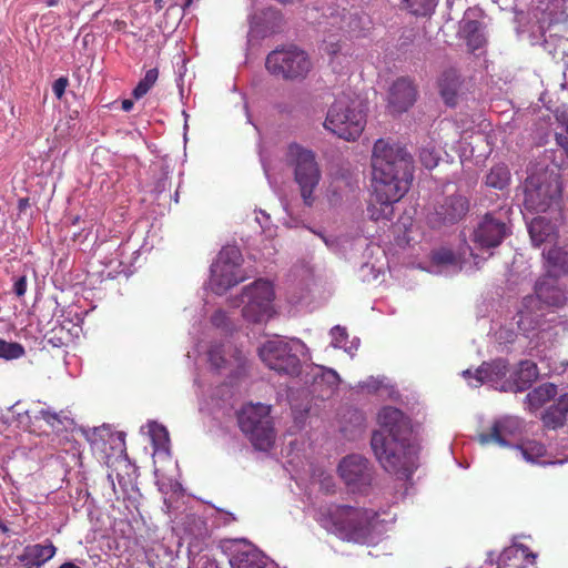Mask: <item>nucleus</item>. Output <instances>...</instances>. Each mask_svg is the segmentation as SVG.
Masks as SVG:
<instances>
[{
    "label": "nucleus",
    "mask_w": 568,
    "mask_h": 568,
    "mask_svg": "<svg viewBox=\"0 0 568 568\" xmlns=\"http://www.w3.org/2000/svg\"><path fill=\"white\" fill-rule=\"evenodd\" d=\"M59 568H81V567L72 561H67V562H63Z\"/></svg>",
    "instance_id": "obj_55"
},
{
    "label": "nucleus",
    "mask_w": 568,
    "mask_h": 568,
    "mask_svg": "<svg viewBox=\"0 0 568 568\" xmlns=\"http://www.w3.org/2000/svg\"><path fill=\"white\" fill-rule=\"evenodd\" d=\"M555 405L568 417V393L560 395Z\"/></svg>",
    "instance_id": "obj_48"
},
{
    "label": "nucleus",
    "mask_w": 568,
    "mask_h": 568,
    "mask_svg": "<svg viewBox=\"0 0 568 568\" xmlns=\"http://www.w3.org/2000/svg\"><path fill=\"white\" fill-rule=\"evenodd\" d=\"M516 448L520 452L524 459L530 463H537L546 454L545 445L536 440H527L521 445H517Z\"/></svg>",
    "instance_id": "obj_37"
},
{
    "label": "nucleus",
    "mask_w": 568,
    "mask_h": 568,
    "mask_svg": "<svg viewBox=\"0 0 568 568\" xmlns=\"http://www.w3.org/2000/svg\"><path fill=\"white\" fill-rule=\"evenodd\" d=\"M304 349L305 344L298 338L276 336L260 347L258 355L271 369L280 374L296 375L301 368L300 354Z\"/></svg>",
    "instance_id": "obj_7"
},
{
    "label": "nucleus",
    "mask_w": 568,
    "mask_h": 568,
    "mask_svg": "<svg viewBox=\"0 0 568 568\" xmlns=\"http://www.w3.org/2000/svg\"><path fill=\"white\" fill-rule=\"evenodd\" d=\"M263 168H264L265 174L268 175V170H267L265 162H263Z\"/></svg>",
    "instance_id": "obj_59"
},
{
    "label": "nucleus",
    "mask_w": 568,
    "mask_h": 568,
    "mask_svg": "<svg viewBox=\"0 0 568 568\" xmlns=\"http://www.w3.org/2000/svg\"><path fill=\"white\" fill-rule=\"evenodd\" d=\"M565 154H566V155H567V158H568V152H567V153H565Z\"/></svg>",
    "instance_id": "obj_63"
},
{
    "label": "nucleus",
    "mask_w": 568,
    "mask_h": 568,
    "mask_svg": "<svg viewBox=\"0 0 568 568\" xmlns=\"http://www.w3.org/2000/svg\"><path fill=\"white\" fill-rule=\"evenodd\" d=\"M487 560L486 562L489 564V565H494V564H497L498 565V559L495 558V554L493 551H489L487 554Z\"/></svg>",
    "instance_id": "obj_53"
},
{
    "label": "nucleus",
    "mask_w": 568,
    "mask_h": 568,
    "mask_svg": "<svg viewBox=\"0 0 568 568\" xmlns=\"http://www.w3.org/2000/svg\"><path fill=\"white\" fill-rule=\"evenodd\" d=\"M366 115L359 103L349 97H338L328 109L324 128L346 141H355L364 131Z\"/></svg>",
    "instance_id": "obj_4"
},
{
    "label": "nucleus",
    "mask_w": 568,
    "mask_h": 568,
    "mask_svg": "<svg viewBox=\"0 0 568 568\" xmlns=\"http://www.w3.org/2000/svg\"><path fill=\"white\" fill-rule=\"evenodd\" d=\"M68 84L69 80L65 77H61L53 82L52 91L59 100L63 97Z\"/></svg>",
    "instance_id": "obj_44"
},
{
    "label": "nucleus",
    "mask_w": 568,
    "mask_h": 568,
    "mask_svg": "<svg viewBox=\"0 0 568 568\" xmlns=\"http://www.w3.org/2000/svg\"><path fill=\"white\" fill-rule=\"evenodd\" d=\"M532 17L545 42H547V32L551 38L564 31L568 18L562 0H538V4L532 10Z\"/></svg>",
    "instance_id": "obj_13"
},
{
    "label": "nucleus",
    "mask_w": 568,
    "mask_h": 568,
    "mask_svg": "<svg viewBox=\"0 0 568 568\" xmlns=\"http://www.w3.org/2000/svg\"><path fill=\"white\" fill-rule=\"evenodd\" d=\"M377 513L348 505H334L321 511L317 521L328 532L347 541L365 544L372 539Z\"/></svg>",
    "instance_id": "obj_3"
},
{
    "label": "nucleus",
    "mask_w": 568,
    "mask_h": 568,
    "mask_svg": "<svg viewBox=\"0 0 568 568\" xmlns=\"http://www.w3.org/2000/svg\"><path fill=\"white\" fill-rule=\"evenodd\" d=\"M432 260L437 266L452 270V272H457L460 270L458 261L450 250L440 248L438 251H435L433 253Z\"/></svg>",
    "instance_id": "obj_39"
},
{
    "label": "nucleus",
    "mask_w": 568,
    "mask_h": 568,
    "mask_svg": "<svg viewBox=\"0 0 568 568\" xmlns=\"http://www.w3.org/2000/svg\"><path fill=\"white\" fill-rule=\"evenodd\" d=\"M399 3L417 17L429 16L437 7V0H399Z\"/></svg>",
    "instance_id": "obj_35"
},
{
    "label": "nucleus",
    "mask_w": 568,
    "mask_h": 568,
    "mask_svg": "<svg viewBox=\"0 0 568 568\" xmlns=\"http://www.w3.org/2000/svg\"><path fill=\"white\" fill-rule=\"evenodd\" d=\"M557 395V387L552 383H545L526 395V404L530 410H536Z\"/></svg>",
    "instance_id": "obj_30"
},
{
    "label": "nucleus",
    "mask_w": 568,
    "mask_h": 568,
    "mask_svg": "<svg viewBox=\"0 0 568 568\" xmlns=\"http://www.w3.org/2000/svg\"><path fill=\"white\" fill-rule=\"evenodd\" d=\"M419 159L426 169H434L438 164L439 155L432 148H423L419 152Z\"/></svg>",
    "instance_id": "obj_42"
},
{
    "label": "nucleus",
    "mask_w": 568,
    "mask_h": 568,
    "mask_svg": "<svg viewBox=\"0 0 568 568\" xmlns=\"http://www.w3.org/2000/svg\"><path fill=\"white\" fill-rule=\"evenodd\" d=\"M552 202L550 185L538 176H529L524 183V207L529 212H546Z\"/></svg>",
    "instance_id": "obj_18"
},
{
    "label": "nucleus",
    "mask_w": 568,
    "mask_h": 568,
    "mask_svg": "<svg viewBox=\"0 0 568 568\" xmlns=\"http://www.w3.org/2000/svg\"><path fill=\"white\" fill-rule=\"evenodd\" d=\"M535 297L542 305L560 307L568 301V293L559 285L557 278L547 275L537 281L535 285Z\"/></svg>",
    "instance_id": "obj_22"
},
{
    "label": "nucleus",
    "mask_w": 568,
    "mask_h": 568,
    "mask_svg": "<svg viewBox=\"0 0 568 568\" xmlns=\"http://www.w3.org/2000/svg\"><path fill=\"white\" fill-rule=\"evenodd\" d=\"M260 214L262 215V217L256 216V221L261 225V227L265 229L267 226V222L270 221V215L262 210L260 211Z\"/></svg>",
    "instance_id": "obj_50"
},
{
    "label": "nucleus",
    "mask_w": 568,
    "mask_h": 568,
    "mask_svg": "<svg viewBox=\"0 0 568 568\" xmlns=\"http://www.w3.org/2000/svg\"><path fill=\"white\" fill-rule=\"evenodd\" d=\"M133 108V101L132 100H123L122 101V110L125 112L131 111Z\"/></svg>",
    "instance_id": "obj_51"
},
{
    "label": "nucleus",
    "mask_w": 568,
    "mask_h": 568,
    "mask_svg": "<svg viewBox=\"0 0 568 568\" xmlns=\"http://www.w3.org/2000/svg\"><path fill=\"white\" fill-rule=\"evenodd\" d=\"M158 77L159 71L156 68L148 70L143 79H141L134 88L133 97L135 99H141L142 97H144L150 91V89L155 84Z\"/></svg>",
    "instance_id": "obj_40"
},
{
    "label": "nucleus",
    "mask_w": 568,
    "mask_h": 568,
    "mask_svg": "<svg viewBox=\"0 0 568 568\" xmlns=\"http://www.w3.org/2000/svg\"><path fill=\"white\" fill-rule=\"evenodd\" d=\"M321 51L328 57L329 64L335 71H342L348 63V53L343 50L339 34H328L324 38Z\"/></svg>",
    "instance_id": "obj_26"
},
{
    "label": "nucleus",
    "mask_w": 568,
    "mask_h": 568,
    "mask_svg": "<svg viewBox=\"0 0 568 568\" xmlns=\"http://www.w3.org/2000/svg\"><path fill=\"white\" fill-rule=\"evenodd\" d=\"M470 203L462 193L444 194L436 199L427 214L428 223L433 227L453 225L462 221L469 212Z\"/></svg>",
    "instance_id": "obj_11"
},
{
    "label": "nucleus",
    "mask_w": 568,
    "mask_h": 568,
    "mask_svg": "<svg viewBox=\"0 0 568 568\" xmlns=\"http://www.w3.org/2000/svg\"><path fill=\"white\" fill-rule=\"evenodd\" d=\"M382 385V381L375 378L373 376L368 377L366 381L359 382L358 387L361 389H366L367 392H376Z\"/></svg>",
    "instance_id": "obj_45"
},
{
    "label": "nucleus",
    "mask_w": 568,
    "mask_h": 568,
    "mask_svg": "<svg viewBox=\"0 0 568 568\" xmlns=\"http://www.w3.org/2000/svg\"><path fill=\"white\" fill-rule=\"evenodd\" d=\"M149 434L156 449L169 450L170 437L168 429L156 422H150Z\"/></svg>",
    "instance_id": "obj_38"
},
{
    "label": "nucleus",
    "mask_w": 568,
    "mask_h": 568,
    "mask_svg": "<svg viewBox=\"0 0 568 568\" xmlns=\"http://www.w3.org/2000/svg\"><path fill=\"white\" fill-rule=\"evenodd\" d=\"M274 288L267 280H256L245 286L241 296L233 298V307L242 306V316L247 322L262 323L273 314Z\"/></svg>",
    "instance_id": "obj_8"
},
{
    "label": "nucleus",
    "mask_w": 568,
    "mask_h": 568,
    "mask_svg": "<svg viewBox=\"0 0 568 568\" xmlns=\"http://www.w3.org/2000/svg\"><path fill=\"white\" fill-rule=\"evenodd\" d=\"M523 420L516 416H504L496 419L489 433L478 435L481 445L496 443L501 447H509L510 439L517 437L521 433Z\"/></svg>",
    "instance_id": "obj_17"
},
{
    "label": "nucleus",
    "mask_w": 568,
    "mask_h": 568,
    "mask_svg": "<svg viewBox=\"0 0 568 568\" xmlns=\"http://www.w3.org/2000/svg\"><path fill=\"white\" fill-rule=\"evenodd\" d=\"M542 256L555 273H568V253L560 247H551L542 252Z\"/></svg>",
    "instance_id": "obj_33"
},
{
    "label": "nucleus",
    "mask_w": 568,
    "mask_h": 568,
    "mask_svg": "<svg viewBox=\"0 0 568 568\" xmlns=\"http://www.w3.org/2000/svg\"><path fill=\"white\" fill-rule=\"evenodd\" d=\"M318 235L324 240V242H325L326 244H328V241H327V239H326V237H324L322 234H318Z\"/></svg>",
    "instance_id": "obj_60"
},
{
    "label": "nucleus",
    "mask_w": 568,
    "mask_h": 568,
    "mask_svg": "<svg viewBox=\"0 0 568 568\" xmlns=\"http://www.w3.org/2000/svg\"><path fill=\"white\" fill-rule=\"evenodd\" d=\"M510 171L504 163L494 165L486 175V185L497 190H504L510 183Z\"/></svg>",
    "instance_id": "obj_32"
},
{
    "label": "nucleus",
    "mask_w": 568,
    "mask_h": 568,
    "mask_svg": "<svg viewBox=\"0 0 568 568\" xmlns=\"http://www.w3.org/2000/svg\"><path fill=\"white\" fill-rule=\"evenodd\" d=\"M13 292L18 297H22L27 292V276H19L13 284Z\"/></svg>",
    "instance_id": "obj_47"
},
{
    "label": "nucleus",
    "mask_w": 568,
    "mask_h": 568,
    "mask_svg": "<svg viewBox=\"0 0 568 568\" xmlns=\"http://www.w3.org/2000/svg\"><path fill=\"white\" fill-rule=\"evenodd\" d=\"M57 547L49 539L44 544L28 545L23 548L19 560L23 562L27 568H40L47 561L54 557Z\"/></svg>",
    "instance_id": "obj_24"
},
{
    "label": "nucleus",
    "mask_w": 568,
    "mask_h": 568,
    "mask_svg": "<svg viewBox=\"0 0 568 568\" xmlns=\"http://www.w3.org/2000/svg\"><path fill=\"white\" fill-rule=\"evenodd\" d=\"M24 347L17 342H8L0 338V358L6 361L18 359L24 355Z\"/></svg>",
    "instance_id": "obj_41"
},
{
    "label": "nucleus",
    "mask_w": 568,
    "mask_h": 568,
    "mask_svg": "<svg viewBox=\"0 0 568 568\" xmlns=\"http://www.w3.org/2000/svg\"><path fill=\"white\" fill-rule=\"evenodd\" d=\"M211 323L215 327H226L229 323V317L226 313L222 310H217L214 312V314L211 316Z\"/></svg>",
    "instance_id": "obj_46"
},
{
    "label": "nucleus",
    "mask_w": 568,
    "mask_h": 568,
    "mask_svg": "<svg viewBox=\"0 0 568 568\" xmlns=\"http://www.w3.org/2000/svg\"><path fill=\"white\" fill-rule=\"evenodd\" d=\"M460 81L455 70L445 71L439 80L440 95L448 106H455L458 102Z\"/></svg>",
    "instance_id": "obj_27"
},
{
    "label": "nucleus",
    "mask_w": 568,
    "mask_h": 568,
    "mask_svg": "<svg viewBox=\"0 0 568 568\" xmlns=\"http://www.w3.org/2000/svg\"><path fill=\"white\" fill-rule=\"evenodd\" d=\"M54 3H55V1H53V0H50V2H49L50 6H53Z\"/></svg>",
    "instance_id": "obj_62"
},
{
    "label": "nucleus",
    "mask_w": 568,
    "mask_h": 568,
    "mask_svg": "<svg viewBox=\"0 0 568 568\" xmlns=\"http://www.w3.org/2000/svg\"><path fill=\"white\" fill-rule=\"evenodd\" d=\"M541 422L546 428L557 429L566 424L567 416L554 403L542 413Z\"/></svg>",
    "instance_id": "obj_36"
},
{
    "label": "nucleus",
    "mask_w": 568,
    "mask_h": 568,
    "mask_svg": "<svg viewBox=\"0 0 568 568\" xmlns=\"http://www.w3.org/2000/svg\"><path fill=\"white\" fill-rule=\"evenodd\" d=\"M271 407L261 403L245 405L237 415L241 430L252 445L262 452L270 450L275 442V430L270 416Z\"/></svg>",
    "instance_id": "obj_6"
},
{
    "label": "nucleus",
    "mask_w": 568,
    "mask_h": 568,
    "mask_svg": "<svg viewBox=\"0 0 568 568\" xmlns=\"http://www.w3.org/2000/svg\"><path fill=\"white\" fill-rule=\"evenodd\" d=\"M560 123L565 128L566 132L568 133V115L562 114L559 119Z\"/></svg>",
    "instance_id": "obj_54"
},
{
    "label": "nucleus",
    "mask_w": 568,
    "mask_h": 568,
    "mask_svg": "<svg viewBox=\"0 0 568 568\" xmlns=\"http://www.w3.org/2000/svg\"><path fill=\"white\" fill-rule=\"evenodd\" d=\"M332 342L331 345L334 348H343L346 353H348L351 356H354V353L358 349L359 346V338L355 337L349 345H347L348 342V334L345 327L341 325L334 326L331 332Z\"/></svg>",
    "instance_id": "obj_31"
},
{
    "label": "nucleus",
    "mask_w": 568,
    "mask_h": 568,
    "mask_svg": "<svg viewBox=\"0 0 568 568\" xmlns=\"http://www.w3.org/2000/svg\"><path fill=\"white\" fill-rule=\"evenodd\" d=\"M266 70L285 80L304 79L311 71L312 63L307 53L296 47L275 49L265 61Z\"/></svg>",
    "instance_id": "obj_9"
},
{
    "label": "nucleus",
    "mask_w": 568,
    "mask_h": 568,
    "mask_svg": "<svg viewBox=\"0 0 568 568\" xmlns=\"http://www.w3.org/2000/svg\"><path fill=\"white\" fill-rule=\"evenodd\" d=\"M536 555L525 545H513L498 556V568H525Z\"/></svg>",
    "instance_id": "obj_25"
},
{
    "label": "nucleus",
    "mask_w": 568,
    "mask_h": 568,
    "mask_svg": "<svg viewBox=\"0 0 568 568\" xmlns=\"http://www.w3.org/2000/svg\"><path fill=\"white\" fill-rule=\"evenodd\" d=\"M155 6L158 9H162V0H155Z\"/></svg>",
    "instance_id": "obj_58"
},
{
    "label": "nucleus",
    "mask_w": 568,
    "mask_h": 568,
    "mask_svg": "<svg viewBox=\"0 0 568 568\" xmlns=\"http://www.w3.org/2000/svg\"><path fill=\"white\" fill-rule=\"evenodd\" d=\"M459 33L466 40L471 51L481 48L486 42L481 23L476 20H462L459 23Z\"/></svg>",
    "instance_id": "obj_28"
},
{
    "label": "nucleus",
    "mask_w": 568,
    "mask_h": 568,
    "mask_svg": "<svg viewBox=\"0 0 568 568\" xmlns=\"http://www.w3.org/2000/svg\"><path fill=\"white\" fill-rule=\"evenodd\" d=\"M556 143L564 150L565 153L568 152V136L561 133H556L555 135Z\"/></svg>",
    "instance_id": "obj_49"
},
{
    "label": "nucleus",
    "mask_w": 568,
    "mask_h": 568,
    "mask_svg": "<svg viewBox=\"0 0 568 568\" xmlns=\"http://www.w3.org/2000/svg\"><path fill=\"white\" fill-rule=\"evenodd\" d=\"M377 423L379 428L371 439L376 459L387 473L409 479L418 455V446L409 440V418L400 409L385 406L378 412Z\"/></svg>",
    "instance_id": "obj_1"
},
{
    "label": "nucleus",
    "mask_w": 568,
    "mask_h": 568,
    "mask_svg": "<svg viewBox=\"0 0 568 568\" xmlns=\"http://www.w3.org/2000/svg\"><path fill=\"white\" fill-rule=\"evenodd\" d=\"M508 234L505 222L487 213L473 232V242L483 248L498 246Z\"/></svg>",
    "instance_id": "obj_16"
},
{
    "label": "nucleus",
    "mask_w": 568,
    "mask_h": 568,
    "mask_svg": "<svg viewBox=\"0 0 568 568\" xmlns=\"http://www.w3.org/2000/svg\"><path fill=\"white\" fill-rule=\"evenodd\" d=\"M232 568H277L268 558L251 544L240 545L230 558Z\"/></svg>",
    "instance_id": "obj_21"
},
{
    "label": "nucleus",
    "mask_w": 568,
    "mask_h": 568,
    "mask_svg": "<svg viewBox=\"0 0 568 568\" xmlns=\"http://www.w3.org/2000/svg\"><path fill=\"white\" fill-rule=\"evenodd\" d=\"M528 231L535 246L550 242L554 236V226L542 216L534 217L528 225Z\"/></svg>",
    "instance_id": "obj_29"
},
{
    "label": "nucleus",
    "mask_w": 568,
    "mask_h": 568,
    "mask_svg": "<svg viewBox=\"0 0 568 568\" xmlns=\"http://www.w3.org/2000/svg\"><path fill=\"white\" fill-rule=\"evenodd\" d=\"M508 374V362L506 359H495L490 363L481 364L473 375L469 369L463 372L465 378H469L468 384L471 387H479L483 384H489L493 388L500 390L504 382L510 381L506 378Z\"/></svg>",
    "instance_id": "obj_15"
},
{
    "label": "nucleus",
    "mask_w": 568,
    "mask_h": 568,
    "mask_svg": "<svg viewBox=\"0 0 568 568\" xmlns=\"http://www.w3.org/2000/svg\"><path fill=\"white\" fill-rule=\"evenodd\" d=\"M209 362L213 369L224 373L232 378L239 377L245 369L244 354L230 343L214 344L207 352Z\"/></svg>",
    "instance_id": "obj_14"
},
{
    "label": "nucleus",
    "mask_w": 568,
    "mask_h": 568,
    "mask_svg": "<svg viewBox=\"0 0 568 568\" xmlns=\"http://www.w3.org/2000/svg\"><path fill=\"white\" fill-rule=\"evenodd\" d=\"M192 0H186L185 6H190Z\"/></svg>",
    "instance_id": "obj_61"
},
{
    "label": "nucleus",
    "mask_w": 568,
    "mask_h": 568,
    "mask_svg": "<svg viewBox=\"0 0 568 568\" xmlns=\"http://www.w3.org/2000/svg\"><path fill=\"white\" fill-rule=\"evenodd\" d=\"M495 335L498 343L505 345L514 343L517 337L516 332L507 327H500Z\"/></svg>",
    "instance_id": "obj_43"
},
{
    "label": "nucleus",
    "mask_w": 568,
    "mask_h": 568,
    "mask_svg": "<svg viewBox=\"0 0 568 568\" xmlns=\"http://www.w3.org/2000/svg\"><path fill=\"white\" fill-rule=\"evenodd\" d=\"M28 203V200L27 199H21L19 201V206L22 207L23 205H26Z\"/></svg>",
    "instance_id": "obj_57"
},
{
    "label": "nucleus",
    "mask_w": 568,
    "mask_h": 568,
    "mask_svg": "<svg viewBox=\"0 0 568 568\" xmlns=\"http://www.w3.org/2000/svg\"><path fill=\"white\" fill-rule=\"evenodd\" d=\"M106 479H108V483H109L110 487H111V488H112V490L115 493V484H114V479H113L112 475H111V474H109V475H108V477H106Z\"/></svg>",
    "instance_id": "obj_56"
},
{
    "label": "nucleus",
    "mask_w": 568,
    "mask_h": 568,
    "mask_svg": "<svg viewBox=\"0 0 568 568\" xmlns=\"http://www.w3.org/2000/svg\"><path fill=\"white\" fill-rule=\"evenodd\" d=\"M242 254L236 246H224L211 265L210 287L222 295L231 287L244 281L241 272Z\"/></svg>",
    "instance_id": "obj_10"
},
{
    "label": "nucleus",
    "mask_w": 568,
    "mask_h": 568,
    "mask_svg": "<svg viewBox=\"0 0 568 568\" xmlns=\"http://www.w3.org/2000/svg\"><path fill=\"white\" fill-rule=\"evenodd\" d=\"M36 417L44 419L55 430H61L72 424V420L63 410L55 412L50 408H41Z\"/></svg>",
    "instance_id": "obj_34"
},
{
    "label": "nucleus",
    "mask_w": 568,
    "mask_h": 568,
    "mask_svg": "<svg viewBox=\"0 0 568 568\" xmlns=\"http://www.w3.org/2000/svg\"><path fill=\"white\" fill-rule=\"evenodd\" d=\"M416 101V89L407 78L397 79L389 89L388 109L392 113L406 112Z\"/></svg>",
    "instance_id": "obj_20"
},
{
    "label": "nucleus",
    "mask_w": 568,
    "mask_h": 568,
    "mask_svg": "<svg viewBox=\"0 0 568 568\" xmlns=\"http://www.w3.org/2000/svg\"><path fill=\"white\" fill-rule=\"evenodd\" d=\"M545 315L544 306L534 295H527L523 298L517 312V326L524 334L537 329Z\"/></svg>",
    "instance_id": "obj_19"
},
{
    "label": "nucleus",
    "mask_w": 568,
    "mask_h": 568,
    "mask_svg": "<svg viewBox=\"0 0 568 568\" xmlns=\"http://www.w3.org/2000/svg\"><path fill=\"white\" fill-rule=\"evenodd\" d=\"M338 474L352 493H366L373 481V468L368 459L356 454L339 462Z\"/></svg>",
    "instance_id": "obj_12"
},
{
    "label": "nucleus",
    "mask_w": 568,
    "mask_h": 568,
    "mask_svg": "<svg viewBox=\"0 0 568 568\" xmlns=\"http://www.w3.org/2000/svg\"><path fill=\"white\" fill-rule=\"evenodd\" d=\"M414 165L410 154L399 143L375 141L372 151V186L376 201L390 209L409 190Z\"/></svg>",
    "instance_id": "obj_2"
},
{
    "label": "nucleus",
    "mask_w": 568,
    "mask_h": 568,
    "mask_svg": "<svg viewBox=\"0 0 568 568\" xmlns=\"http://www.w3.org/2000/svg\"><path fill=\"white\" fill-rule=\"evenodd\" d=\"M538 367L529 359L521 361L510 375V381L500 385L501 392H524L538 378Z\"/></svg>",
    "instance_id": "obj_23"
},
{
    "label": "nucleus",
    "mask_w": 568,
    "mask_h": 568,
    "mask_svg": "<svg viewBox=\"0 0 568 568\" xmlns=\"http://www.w3.org/2000/svg\"><path fill=\"white\" fill-rule=\"evenodd\" d=\"M326 376L328 378V382H332V383H336V381L338 379V375L333 369L327 371Z\"/></svg>",
    "instance_id": "obj_52"
},
{
    "label": "nucleus",
    "mask_w": 568,
    "mask_h": 568,
    "mask_svg": "<svg viewBox=\"0 0 568 568\" xmlns=\"http://www.w3.org/2000/svg\"><path fill=\"white\" fill-rule=\"evenodd\" d=\"M286 160L293 166L294 180L300 187L303 203L306 206H312L315 202L314 191L322 179L315 153L300 144L292 143L287 148Z\"/></svg>",
    "instance_id": "obj_5"
}]
</instances>
